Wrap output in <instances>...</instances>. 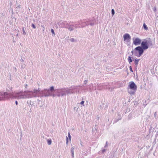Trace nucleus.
<instances>
[{"label": "nucleus", "mask_w": 158, "mask_h": 158, "mask_svg": "<svg viewBox=\"0 0 158 158\" xmlns=\"http://www.w3.org/2000/svg\"><path fill=\"white\" fill-rule=\"evenodd\" d=\"M27 86V84L26 85V86Z\"/></svg>", "instance_id": "obj_63"}, {"label": "nucleus", "mask_w": 158, "mask_h": 158, "mask_svg": "<svg viewBox=\"0 0 158 158\" xmlns=\"http://www.w3.org/2000/svg\"><path fill=\"white\" fill-rule=\"evenodd\" d=\"M120 119H121V118H120V119H117L116 120V121L115 122H118V121L119 120H120Z\"/></svg>", "instance_id": "obj_51"}, {"label": "nucleus", "mask_w": 158, "mask_h": 158, "mask_svg": "<svg viewBox=\"0 0 158 158\" xmlns=\"http://www.w3.org/2000/svg\"><path fill=\"white\" fill-rule=\"evenodd\" d=\"M58 93H60L61 96H65L66 95V89L62 88L55 89Z\"/></svg>", "instance_id": "obj_7"}, {"label": "nucleus", "mask_w": 158, "mask_h": 158, "mask_svg": "<svg viewBox=\"0 0 158 158\" xmlns=\"http://www.w3.org/2000/svg\"><path fill=\"white\" fill-rule=\"evenodd\" d=\"M27 104L29 107L30 106H31V107H32V106L34 104V102L31 100H28L27 101Z\"/></svg>", "instance_id": "obj_15"}, {"label": "nucleus", "mask_w": 158, "mask_h": 158, "mask_svg": "<svg viewBox=\"0 0 158 158\" xmlns=\"http://www.w3.org/2000/svg\"><path fill=\"white\" fill-rule=\"evenodd\" d=\"M72 25L71 27H73H73H74V25Z\"/></svg>", "instance_id": "obj_55"}, {"label": "nucleus", "mask_w": 158, "mask_h": 158, "mask_svg": "<svg viewBox=\"0 0 158 158\" xmlns=\"http://www.w3.org/2000/svg\"><path fill=\"white\" fill-rule=\"evenodd\" d=\"M102 88H103L104 89H106V85H102Z\"/></svg>", "instance_id": "obj_37"}, {"label": "nucleus", "mask_w": 158, "mask_h": 158, "mask_svg": "<svg viewBox=\"0 0 158 158\" xmlns=\"http://www.w3.org/2000/svg\"><path fill=\"white\" fill-rule=\"evenodd\" d=\"M129 69L130 71L132 72H133V70L132 69V67L131 66H130L129 67Z\"/></svg>", "instance_id": "obj_33"}, {"label": "nucleus", "mask_w": 158, "mask_h": 158, "mask_svg": "<svg viewBox=\"0 0 158 158\" xmlns=\"http://www.w3.org/2000/svg\"><path fill=\"white\" fill-rule=\"evenodd\" d=\"M15 70H16V68H15Z\"/></svg>", "instance_id": "obj_60"}, {"label": "nucleus", "mask_w": 158, "mask_h": 158, "mask_svg": "<svg viewBox=\"0 0 158 158\" xmlns=\"http://www.w3.org/2000/svg\"><path fill=\"white\" fill-rule=\"evenodd\" d=\"M22 30L23 31V34L24 35H26V33L25 31L24 27H23L22 28Z\"/></svg>", "instance_id": "obj_27"}, {"label": "nucleus", "mask_w": 158, "mask_h": 158, "mask_svg": "<svg viewBox=\"0 0 158 158\" xmlns=\"http://www.w3.org/2000/svg\"><path fill=\"white\" fill-rule=\"evenodd\" d=\"M20 61L22 62H24V60H23L22 58L20 60Z\"/></svg>", "instance_id": "obj_47"}, {"label": "nucleus", "mask_w": 158, "mask_h": 158, "mask_svg": "<svg viewBox=\"0 0 158 158\" xmlns=\"http://www.w3.org/2000/svg\"><path fill=\"white\" fill-rule=\"evenodd\" d=\"M135 51H137L138 52L139 56H140L142 55L144 52V50L141 46H138L134 49Z\"/></svg>", "instance_id": "obj_8"}, {"label": "nucleus", "mask_w": 158, "mask_h": 158, "mask_svg": "<svg viewBox=\"0 0 158 158\" xmlns=\"http://www.w3.org/2000/svg\"><path fill=\"white\" fill-rule=\"evenodd\" d=\"M148 46H152V42L150 39L148 41H147Z\"/></svg>", "instance_id": "obj_18"}, {"label": "nucleus", "mask_w": 158, "mask_h": 158, "mask_svg": "<svg viewBox=\"0 0 158 158\" xmlns=\"http://www.w3.org/2000/svg\"><path fill=\"white\" fill-rule=\"evenodd\" d=\"M75 28H77V27L76 26H74Z\"/></svg>", "instance_id": "obj_58"}, {"label": "nucleus", "mask_w": 158, "mask_h": 158, "mask_svg": "<svg viewBox=\"0 0 158 158\" xmlns=\"http://www.w3.org/2000/svg\"><path fill=\"white\" fill-rule=\"evenodd\" d=\"M33 91H25L24 92V99L31 98L33 97H36L37 95H34L33 94Z\"/></svg>", "instance_id": "obj_5"}, {"label": "nucleus", "mask_w": 158, "mask_h": 158, "mask_svg": "<svg viewBox=\"0 0 158 158\" xmlns=\"http://www.w3.org/2000/svg\"><path fill=\"white\" fill-rule=\"evenodd\" d=\"M105 151H106V150H105V149H103V150H102V152L103 153V152H104Z\"/></svg>", "instance_id": "obj_50"}, {"label": "nucleus", "mask_w": 158, "mask_h": 158, "mask_svg": "<svg viewBox=\"0 0 158 158\" xmlns=\"http://www.w3.org/2000/svg\"><path fill=\"white\" fill-rule=\"evenodd\" d=\"M12 3L11 2H10V9H11V10H10V11L11 10V11L12 12V14H13V9L12 8H11V5H12Z\"/></svg>", "instance_id": "obj_25"}, {"label": "nucleus", "mask_w": 158, "mask_h": 158, "mask_svg": "<svg viewBox=\"0 0 158 158\" xmlns=\"http://www.w3.org/2000/svg\"><path fill=\"white\" fill-rule=\"evenodd\" d=\"M134 50H132L131 52V53L132 54H134Z\"/></svg>", "instance_id": "obj_46"}, {"label": "nucleus", "mask_w": 158, "mask_h": 158, "mask_svg": "<svg viewBox=\"0 0 158 158\" xmlns=\"http://www.w3.org/2000/svg\"><path fill=\"white\" fill-rule=\"evenodd\" d=\"M16 11H18V10H19V8H18V7H16Z\"/></svg>", "instance_id": "obj_45"}, {"label": "nucleus", "mask_w": 158, "mask_h": 158, "mask_svg": "<svg viewBox=\"0 0 158 158\" xmlns=\"http://www.w3.org/2000/svg\"><path fill=\"white\" fill-rule=\"evenodd\" d=\"M107 146V142L106 141V144L105 146V147H104L105 148H106V147Z\"/></svg>", "instance_id": "obj_40"}, {"label": "nucleus", "mask_w": 158, "mask_h": 158, "mask_svg": "<svg viewBox=\"0 0 158 158\" xmlns=\"http://www.w3.org/2000/svg\"><path fill=\"white\" fill-rule=\"evenodd\" d=\"M25 65H21V67L23 68L25 67Z\"/></svg>", "instance_id": "obj_48"}, {"label": "nucleus", "mask_w": 158, "mask_h": 158, "mask_svg": "<svg viewBox=\"0 0 158 158\" xmlns=\"http://www.w3.org/2000/svg\"><path fill=\"white\" fill-rule=\"evenodd\" d=\"M9 98V94L7 92H0V101L7 99Z\"/></svg>", "instance_id": "obj_6"}, {"label": "nucleus", "mask_w": 158, "mask_h": 158, "mask_svg": "<svg viewBox=\"0 0 158 158\" xmlns=\"http://www.w3.org/2000/svg\"><path fill=\"white\" fill-rule=\"evenodd\" d=\"M66 144L67 145L68 144V138L67 137V136H66Z\"/></svg>", "instance_id": "obj_36"}, {"label": "nucleus", "mask_w": 158, "mask_h": 158, "mask_svg": "<svg viewBox=\"0 0 158 158\" xmlns=\"http://www.w3.org/2000/svg\"><path fill=\"white\" fill-rule=\"evenodd\" d=\"M148 103H146V104H144V103H143V105H144L145 106H146L147 104Z\"/></svg>", "instance_id": "obj_53"}, {"label": "nucleus", "mask_w": 158, "mask_h": 158, "mask_svg": "<svg viewBox=\"0 0 158 158\" xmlns=\"http://www.w3.org/2000/svg\"><path fill=\"white\" fill-rule=\"evenodd\" d=\"M51 32L52 33V36H54L55 35V32H54V30H53V29H51Z\"/></svg>", "instance_id": "obj_26"}, {"label": "nucleus", "mask_w": 158, "mask_h": 158, "mask_svg": "<svg viewBox=\"0 0 158 158\" xmlns=\"http://www.w3.org/2000/svg\"><path fill=\"white\" fill-rule=\"evenodd\" d=\"M60 26L62 28H68L70 31H73L74 30L73 28L71 27V25L69 24L67 21L62 22L60 23Z\"/></svg>", "instance_id": "obj_4"}, {"label": "nucleus", "mask_w": 158, "mask_h": 158, "mask_svg": "<svg viewBox=\"0 0 158 158\" xmlns=\"http://www.w3.org/2000/svg\"><path fill=\"white\" fill-rule=\"evenodd\" d=\"M2 15L3 16H4V15L3 13H2Z\"/></svg>", "instance_id": "obj_56"}, {"label": "nucleus", "mask_w": 158, "mask_h": 158, "mask_svg": "<svg viewBox=\"0 0 158 158\" xmlns=\"http://www.w3.org/2000/svg\"><path fill=\"white\" fill-rule=\"evenodd\" d=\"M134 38L133 39H134ZM133 44L135 45H137L140 44L141 43V40L139 39L138 38H137L135 39L134 40L133 39Z\"/></svg>", "instance_id": "obj_10"}, {"label": "nucleus", "mask_w": 158, "mask_h": 158, "mask_svg": "<svg viewBox=\"0 0 158 158\" xmlns=\"http://www.w3.org/2000/svg\"><path fill=\"white\" fill-rule=\"evenodd\" d=\"M115 13V11L114 9H112L111 10V14L112 15H113Z\"/></svg>", "instance_id": "obj_28"}, {"label": "nucleus", "mask_w": 158, "mask_h": 158, "mask_svg": "<svg viewBox=\"0 0 158 158\" xmlns=\"http://www.w3.org/2000/svg\"><path fill=\"white\" fill-rule=\"evenodd\" d=\"M143 28L145 30H147L148 29L147 26L146 25V24L145 23H144L143 24Z\"/></svg>", "instance_id": "obj_21"}, {"label": "nucleus", "mask_w": 158, "mask_h": 158, "mask_svg": "<svg viewBox=\"0 0 158 158\" xmlns=\"http://www.w3.org/2000/svg\"><path fill=\"white\" fill-rule=\"evenodd\" d=\"M31 27L34 29H35L36 28V27L35 26V25L32 23V24H31Z\"/></svg>", "instance_id": "obj_29"}, {"label": "nucleus", "mask_w": 158, "mask_h": 158, "mask_svg": "<svg viewBox=\"0 0 158 158\" xmlns=\"http://www.w3.org/2000/svg\"><path fill=\"white\" fill-rule=\"evenodd\" d=\"M57 96L58 97H60V96H61L60 94V93H58V94H57Z\"/></svg>", "instance_id": "obj_42"}, {"label": "nucleus", "mask_w": 158, "mask_h": 158, "mask_svg": "<svg viewBox=\"0 0 158 158\" xmlns=\"http://www.w3.org/2000/svg\"><path fill=\"white\" fill-rule=\"evenodd\" d=\"M100 106L102 108H103L104 109H106L108 106V105L106 103L105 105L104 103H102V105H100Z\"/></svg>", "instance_id": "obj_14"}, {"label": "nucleus", "mask_w": 158, "mask_h": 158, "mask_svg": "<svg viewBox=\"0 0 158 158\" xmlns=\"http://www.w3.org/2000/svg\"><path fill=\"white\" fill-rule=\"evenodd\" d=\"M31 111H32V110H31V108H30V110H29V112H31Z\"/></svg>", "instance_id": "obj_52"}, {"label": "nucleus", "mask_w": 158, "mask_h": 158, "mask_svg": "<svg viewBox=\"0 0 158 158\" xmlns=\"http://www.w3.org/2000/svg\"><path fill=\"white\" fill-rule=\"evenodd\" d=\"M47 142L48 144L49 145H51L52 143V140L51 139H47Z\"/></svg>", "instance_id": "obj_22"}, {"label": "nucleus", "mask_w": 158, "mask_h": 158, "mask_svg": "<svg viewBox=\"0 0 158 158\" xmlns=\"http://www.w3.org/2000/svg\"><path fill=\"white\" fill-rule=\"evenodd\" d=\"M139 59H135V65H137L138 64Z\"/></svg>", "instance_id": "obj_24"}, {"label": "nucleus", "mask_w": 158, "mask_h": 158, "mask_svg": "<svg viewBox=\"0 0 158 158\" xmlns=\"http://www.w3.org/2000/svg\"><path fill=\"white\" fill-rule=\"evenodd\" d=\"M88 82V80H85L84 81V83L83 84V85L85 84V85L87 84V83Z\"/></svg>", "instance_id": "obj_30"}, {"label": "nucleus", "mask_w": 158, "mask_h": 158, "mask_svg": "<svg viewBox=\"0 0 158 158\" xmlns=\"http://www.w3.org/2000/svg\"><path fill=\"white\" fill-rule=\"evenodd\" d=\"M128 60L130 64L133 61V60L132 59V57L130 56H128Z\"/></svg>", "instance_id": "obj_20"}, {"label": "nucleus", "mask_w": 158, "mask_h": 158, "mask_svg": "<svg viewBox=\"0 0 158 158\" xmlns=\"http://www.w3.org/2000/svg\"><path fill=\"white\" fill-rule=\"evenodd\" d=\"M137 89V87L135 83L133 81L130 82L127 88L128 93L131 95H133L135 94Z\"/></svg>", "instance_id": "obj_1"}, {"label": "nucleus", "mask_w": 158, "mask_h": 158, "mask_svg": "<svg viewBox=\"0 0 158 158\" xmlns=\"http://www.w3.org/2000/svg\"><path fill=\"white\" fill-rule=\"evenodd\" d=\"M41 91L40 89V88H38V89H34L33 90V94L34 95H37V97H39V94L41 95Z\"/></svg>", "instance_id": "obj_12"}, {"label": "nucleus", "mask_w": 158, "mask_h": 158, "mask_svg": "<svg viewBox=\"0 0 158 158\" xmlns=\"http://www.w3.org/2000/svg\"><path fill=\"white\" fill-rule=\"evenodd\" d=\"M16 11H18V10H19V8H18V7H16Z\"/></svg>", "instance_id": "obj_44"}, {"label": "nucleus", "mask_w": 158, "mask_h": 158, "mask_svg": "<svg viewBox=\"0 0 158 158\" xmlns=\"http://www.w3.org/2000/svg\"><path fill=\"white\" fill-rule=\"evenodd\" d=\"M131 37L129 34L126 33L123 35V39L124 41H127L128 42L130 40Z\"/></svg>", "instance_id": "obj_11"}, {"label": "nucleus", "mask_w": 158, "mask_h": 158, "mask_svg": "<svg viewBox=\"0 0 158 158\" xmlns=\"http://www.w3.org/2000/svg\"><path fill=\"white\" fill-rule=\"evenodd\" d=\"M137 51H135L134 50V55L138 57H140L139 56V53H137Z\"/></svg>", "instance_id": "obj_23"}, {"label": "nucleus", "mask_w": 158, "mask_h": 158, "mask_svg": "<svg viewBox=\"0 0 158 158\" xmlns=\"http://www.w3.org/2000/svg\"><path fill=\"white\" fill-rule=\"evenodd\" d=\"M81 145H82V144H81Z\"/></svg>", "instance_id": "obj_64"}, {"label": "nucleus", "mask_w": 158, "mask_h": 158, "mask_svg": "<svg viewBox=\"0 0 158 158\" xmlns=\"http://www.w3.org/2000/svg\"><path fill=\"white\" fill-rule=\"evenodd\" d=\"M41 26L42 27V30H43V31L45 30V27L44 26L41 25Z\"/></svg>", "instance_id": "obj_35"}, {"label": "nucleus", "mask_w": 158, "mask_h": 158, "mask_svg": "<svg viewBox=\"0 0 158 158\" xmlns=\"http://www.w3.org/2000/svg\"><path fill=\"white\" fill-rule=\"evenodd\" d=\"M146 103V101H145V103H144V104H145V103Z\"/></svg>", "instance_id": "obj_62"}, {"label": "nucleus", "mask_w": 158, "mask_h": 158, "mask_svg": "<svg viewBox=\"0 0 158 158\" xmlns=\"http://www.w3.org/2000/svg\"><path fill=\"white\" fill-rule=\"evenodd\" d=\"M15 103L16 105H18V102L17 101H16L15 102Z\"/></svg>", "instance_id": "obj_43"}, {"label": "nucleus", "mask_w": 158, "mask_h": 158, "mask_svg": "<svg viewBox=\"0 0 158 158\" xmlns=\"http://www.w3.org/2000/svg\"><path fill=\"white\" fill-rule=\"evenodd\" d=\"M156 112H155L154 113V117L155 118H156Z\"/></svg>", "instance_id": "obj_41"}, {"label": "nucleus", "mask_w": 158, "mask_h": 158, "mask_svg": "<svg viewBox=\"0 0 158 158\" xmlns=\"http://www.w3.org/2000/svg\"><path fill=\"white\" fill-rule=\"evenodd\" d=\"M54 90L53 86L50 87V89H45L41 91V97H48L52 95V93Z\"/></svg>", "instance_id": "obj_2"}, {"label": "nucleus", "mask_w": 158, "mask_h": 158, "mask_svg": "<svg viewBox=\"0 0 158 158\" xmlns=\"http://www.w3.org/2000/svg\"><path fill=\"white\" fill-rule=\"evenodd\" d=\"M70 40L72 42H74L75 41V40L74 38H71L70 39Z\"/></svg>", "instance_id": "obj_32"}, {"label": "nucleus", "mask_w": 158, "mask_h": 158, "mask_svg": "<svg viewBox=\"0 0 158 158\" xmlns=\"http://www.w3.org/2000/svg\"><path fill=\"white\" fill-rule=\"evenodd\" d=\"M141 47L144 50L147 49L148 48V45L147 41H142L141 44Z\"/></svg>", "instance_id": "obj_9"}, {"label": "nucleus", "mask_w": 158, "mask_h": 158, "mask_svg": "<svg viewBox=\"0 0 158 158\" xmlns=\"http://www.w3.org/2000/svg\"><path fill=\"white\" fill-rule=\"evenodd\" d=\"M73 89H66V94L68 95L69 94L74 93V92L73 91Z\"/></svg>", "instance_id": "obj_13"}, {"label": "nucleus", "mask_w": 158, "mask_h": 158, "mask_svg": "<svg viewBox=\"0 0 158 158\" xmlns=\"http://www.w3.org/2000/svg\"><path fill=\"white\" fill-rule=\"evenodd\" d=\"M18 35V34H16V36H17Z\"/></svg>", "instance_id": "obj_59"}, {"label": "nucleus", "mask_w": 158, "mask_h": 158, "mask_svg": "<svg viewBox=\"0 0 158 158\" xmlns=\"http://www.w3.org/2000/svg\"><path fill=\"white\" fill-rule=\"evenodd\" d=\"M155 127H156V126H155L154 127L152 126V125L151 126L150 128V131H151L152 132H153L154 131V129Z\"/></svg>", "instance_id": "obj_19"}, {"label": "nucleus", "mask_w": 158, "mask_h": 158, "mask_svg": "<svg viewBox=\"0 0 158 158\" xmlns=\"http://www.w3.org/2000/svg\"><path fill=\"white\" fill-rule=\"evenodd\" d=\"M84 101H82L81 102V103H80V104L81 105H83L84 104Z\"/></svg>", "instance_id": "obj_38"}, {"label": "nucleus", "mask_w": 158, "mask_h": 158, "mask_svg": "<svg viewBox=\"0 0 158 158\" xmlns=\"http://www.w3.org/2000/svg\"><path fill=\"white\" fill-rule=\"evenodd\" d=\"M71 136L70 133H69V132L68 133V137L69 138V139L70 140H71Z\"/></svg>", "instance_id": "obj_31"}, {"label": "nucleus", "mask_w": 158, "mask_h": 158, "mask_svg": "<svg viewBox=\"0 0 158 158\" xmlns=\"http://www.w3.org/2000/svg\"><path fill=\"white\" fill-rule=\"evenodd\" d=\"M74 147H72L71 148V152L72 154V156L73 158L74 157Z\"/></svg>", "instance_id": "obj_17"}, {"label": "nucleus", "mask_w": 158, "mask_h": 158, "mask_svg": "<svg viewBox=\"0 0 158 158\" xmlns=\"http://www.w3.org/2000/svg\"><path fill=\"white\" fill-rule=\"evenodd\" d=\"M23 111L24 112H25L27 110L26 108V107H25L23 108Z\"/></svg>", "instance_id": "obj_39"}, {"label": "nucleus", "mask_w": 158, "mask_h": 158, "mask_svg": "<svg viewBox=\"0 0 158 158\" xmlns=\"http://www.w3.org/2000/svg\"><path fill=\"white\" fill-rule=\"evenodd\" d=\"M37 101H38V103H39V102L40 101V100H39V99H38Z\"/></svg>", "instance_id": "obj_54"}, {"label": "nucleus", "mask_w": 158, "mask_h": 158, "mask_svg": "<svg viewBox=\"0 0 158 158\" xmlns=\"http://www.w3.org/2000/svg\"><path fill=\"white\" fill-rule=\"evenodd\" d=\"M17 7H18V8H19V10H18V11H19L20 10V8H21V5H19Z\"/></svg>", "instance_id": "obj_34"}, {"label": "nucleus", "mask_w": 158, "mask_h": 158, "mask_svg": "<svg viewBox=\"0 0 158 158\" xmlns=\"http://www.w3.org/2000/svg\"><path fill=\"white\" fill-rule=\"evenodd\" d=\"M97 128H96V125L95 127L94 128H93L92 129V134L93 135H95L97 133Z\"/></svg>", "instance_id": "obj_16"}, {"label": "nucleus", "mask_w": 158, "mask_h": 158, "mask_svg": "<svg viewBox=\"0 0 158 158\" xmlns=\"http://www.w3.org/2000/svg\"><path fill=\"white\" fill-rule=\"evenodd\" d=\"M94 23H90V25L91 26H93L94 25Z\"/></svg>", "instance_id": "obj_49"}, {"label": "nucleus", "mask_w": 158, "mask_h": 158, "mask_svg": "<svg viewBox=\"0 0 158 158\" xmlns=\"http://www.w3.org/2000/svg\"><path fill=\"white\" fill-rule=\"evenodd\" d=\"M24 92L20 91L14 93H10L9 94V98L17 99H24Z\"/></svg>", "instance_id": "obj_3"}, {"label": "nucleus", "mask_w": 158, "mask_h": 158, "mask_svg": "<svg viewBox=\"0 0 158 158\" xmlns=\"http://www.w3.org/2000/svg\"><path fill=\"white\" fill-rule=\"evenodd\" d=\"M100 86H99L98 87H99V88H100Z\"/></svg>", "instance_id": "obj_61"}, {"label": "nucleus", "mask_w": 158, "mask_h": 158, "mask_svg": "<svg viewBox=\"0 0 158 158\" xmlns=\"http://www.w3.org/2000/svg\"><path fill=\"white\" fill-rule=\"evenodd\" d=\"M52 96L53 97H54L55 96V95H54V94H52Z\"/></svg>", "instance_id": "obj_57"}]
</instances>
